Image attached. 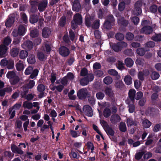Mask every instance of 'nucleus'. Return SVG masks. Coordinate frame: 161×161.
<instances>
[{
	"label": "nucleus",
	"mask_w": 161,
	"mask_h": 161,
	"mask_svg": "<svg viewBox=\"0 0 161 161\" xmlns=\"http://www.w3.org/2000/svg\"><path fill=\"white\" fill-rule=\"evenodd\" d=\"M82 22V17L81 15L79 14H76L74 16L73 20L71 23L72 29H75L78 25H81Z\"/></svg>",
	"instance_id": "nucleus-1"
},
{
	"label": "nucleus",
	"mask_w": 161,
	"mask_h": 161,
	"mask_svg": "<svg viewBox=\"0 0 161 161\" xmlns=\"http://www.w3.org/2000/svg\"><path fill=\"white\" fill-rule=\"evenodd\" d=\"M110 45L113 49L116 52L120 51L122 49L127 47V44L124 42H119L117 44L110 43Z\"/></svg>",
	"instance_id": "nucleus-2"
},
{
	"label": "nucleus",
	"mask_w": 161,
	"mask_h": 161,
	"mask_svg": "<svg viewBox=\"0 0 161 161\" xmlns=\"http://www.w3.org/2000/svg\"><path fill=\"white\" fill-rule=\"evenodd\" d=\"M142 6V2L140 1L136 2L135 4V8L133 14L135 15H138L142 13L141 7Z\"/></svg>",
	"instance_id": "nucleus-3"
},
{
	"label": "nucleus",
	"mask_w": 161,
	"mask_h": 161,
	"mask_svg": "<svg viewBox=\"0 0 161 161\" xmlns=\"http://www.w3.org/2000/svg\"><path fill=\"white\" fill-rule=\"evenodd\" d=\"M84 113L85 115L89 117H91L93 115V112L91 108L88 105L84 106L83 108Z\"/></svg>",
	"instance_id": "nucleus-4"
},
{
	"label": "nucleus",
	"mask_w": 161,
	"mask_h": 161,
	"mask_svg": "<svg viewBox=\"0 0 161 161\" xmlns=\"http://www.w3.org/2000/svg\"><path fill=\"white\" fill-rule=\"evenodd\" d=\"M59 51L60 54L64 57L68 56L69 53V49L64 46L60 47L59 49Z\"/></svg>",
	"instance_id": "nucleus-5"
},
{
	"label": "nucleus",
	"mask_w": 161,
	"mask_h": 161,
	"mask_svg": "<svg viewBox=\"0 0 161 161\" xmlns=\"http://www.w3.org/2000/svg\"><path fill=\"white\" fill-rule=\"evenodd\" d=\"M87 93V90L86 89H82L77 92V96L80 99H82L85 98Z\"/></svg>",
	"instance_id": "nucleus-6"
},
{
	"label": "nucleus",
	"mask_w": 161,
	"mask_h": 161,
	"mask_svg": "<svg viewBox=\"0 0 161 161\" xmlns=\"http://www.w3.org/2000/svg\"><path fill=\"white\" fill-rule=\"evenodd\" d=\"M94 19L93 17H91L88 14L86 15L85 19V24L88 27H90L91 25L92 22Z\"/></svg>",
	"instance_id": "nucleus-7"
},
{
	"label": "nucleus",
	"mask_w": 161,
	"mask_h": 161,
	"mask_svg": "<svg viewBox=\"0 0 161 161\" xmlns=\"http://www.w3.org/2000/svg\"><path fill=\"white\" fill-rule=\"evenodd\" d=\"M140 32L142 33L146 34H149L152 32V29L151 27L149 26H145L142 28Z\"/></svg>",
	"instance_id": "nucleus-8"
},
{
	"label": "nucleus",
	"mask_w": 161,
	"mask_h": 161,
	"mask_svg": "<svg viewBox=\"0 0 161 161\" xmlns=\"http://www.w3.org/2000/svg\"><path fill=\"white\" fill-rule=\"evenodd\" d=\"M33 43L30 41H27L22 45L23 48L26 49L30 50L32 48Z\"/></svg>",
	"instance_id": "nucleus-9"
},
{
	"label": "nucleus",
	"mask_w": 161,
	"mask_h": 161,
	"mask_svg": "<svg viewBox=\"0 0 161 161\" xmlns=\"http://www.w3.org/2000/svg\"><path fill=\"white\" fill-rule=\"evenodd\" d=\"M80 8V4L78 0H75L73 5V10L74 11L78 12Z\"/></svg>",
	"instance_id": "nucleus-10"
},
{
	"label": "nucleus",
	"mask_w": 161,
	"mask_h": 161,
	"mask_svg": "<svg viewBox=\"0 0 161 161\" xmlns=\"http://www.w3.org/2000/svg\"><path fill=\"white\" fill-rule=\"evenodd\" d=\"M47 2L45 0L42 1L39 4L38 9L40 11H44L46 8Z\"/></svg>",
	"instance_id": "nucleus-11"
},
{
	"label": "nucleus",
	"mask_w": 161,
	"mask_h": 161,
	"mask_svg": "<svg viewBox=\"0 0 161 161\" xmlns=\"http://www.w3.org/2000/svg\"><path fill=\"white\" fill-rule=\"evenodd\" d=\"M125 102L126 104H128L129 111L130 113H133L135 110V106L133 103L131 101H130L129 99H127L126 100Z\"/></svg>",
	"instance_id": "nucleus-12"
},
{
	"label": "nucleus",
	"mask_w": 161,
	"mask_h": 161,
	"mask_svg": "<svg viewBox=\"0 0 161 161\" xmlns=\"http://www.w3.org/2000/svg\"><path fill=\"white\" fill-rule=\"evenodd\" d=\"M136 93V91L134 89H130L129 92V96L130 98L129 99L130 101H131L132 103L133 102V101L135 98V94Z\"/></svg>",
	"instance_id": "nucleus-13"
},
{
	"label": "nucleus",
	"mask_w": 161,
	"mask_h": 161,
	"mask_svg": "<svg viewBox=\"0 0 161 161\" xmlns=\"http://www.w3.org/2000/svg\"><path fill=\"white\" fill-rule=\"evenodd\" d=\"M120 119L119 116L116 114L112 115L111 117V121L112 123H115L119 122Z\"/></svg>",
	"instance_id": "nucleus-14"
},
{
	"label": "nucleus",
	"mask_w": 161,
	"mask_h": 161,
	"mask_svg": "<svg viewBox=\"0 0 161 161\" xmlns=\"http://www.w3.org/2000/svg\"><path fill=\"white\" fill-rule=\"evenodd\" d=\"M15 67L16 69L18 71H21L23 70L24 68L23 62L21 60L19 61L16 63L15 65Z\"/></svg>",
	"instance_id": "nucleus-15"
},
{
	"label": "nucleus",
	"mask_w": 161,
	"mask_h": 161,
	"mask_svg": "<svg viewBox=\"0 0 161 161\" xmlns=\"http://www.w3.org/2000/svg\"><path fill=\"white\" fill-rule=\"evenodd\" d=\"M11 150L14 153H17L20 154L23 153V152L20 148L14 145H12Z\"/></svg>",
	"instance_id": "nucleus-16"
},
{
	"label": "nucleus",
	"mask_w": 161,
	"mask_h": 161,
	"mask_svg": "<svg viewBox=\"0 0 161 161\" xmlns=\"http://www.w3.org/2000/svg\"><path fill=\"white\" fill-rule=\"evenodd\" d=\"M51 33L50 30L48 28H45L43 29L42 35L43 37L47 38Z\"/></svg>",
	"instance_id": "nucleus-17"
},
{
	"label": "nucleus",
	"mask_w": 161,
	"mask_h": 161,
	"mask_svg": "<svg viewBox=\"0 0 161 161\" xmlns=\"http://www.w3.org/2000/svg\"><path fill=\"white\" fill-rule=\"evenodd\" d=\"M124 81L125 84L128 85H130L132 82V78L129 75H127L125 76Z\"/></svg>",
	"instance_id": "nucleus-18"
},
{
	"label": "nucleus",
	"mask_w": 161,
	"mask_h": 161,
	"mask_svg": "<svg viewBox=\"0 0 161 161\" xmlns=\"http://www.w3.org/2000/svg\"><path fill=\"white\" fill-rule=\"evenodd\" d=\"M7 47L5 45H1L0 46V55L3 56L6 53Z\"/></svg>",
	"instance_id": "nucleus-19"
},
{
	"label": "nucleus",
	"mask_w": 161,
	"mask_h": 161,
	"mask_svg": "<svg viewBox=\"0 0 161 161\" xmlns=\"http://www.w3.org/2000/svg\"><path fill=\"white\" fill-rule=\"evenodd\" d=\"M26 29L25 27L20 25L19 27L18 30V33L19 36H23L25 34Z\"/></svg>",
	"instance_id": "nucleus-20"
},
{
	"label": "nucleus",
	"mask_w": 161,
	"mask_h": 161,
	"mask_svg": "<svg viewBox=\"0 0 161 161\" xmlns=\"http://www.w3.org/2000/svg\"><path fill=\"white\" fill-rule=\"evenodd\" d=\"M23 107L25 108L30 109L33 107V103L27 101H25L23 103Z\"/></svg>",
	"instance_id": "nucleus-21"
},
{
	"label": "nucleus",
	"mask_w": 161,
	"mask_h": 161,
	"mask_svg": "<svg viewBox=\"0 0 161 161\" xmlns=\"http://www.w3.org/2000/svg\"><path fill=\"white\" fill-rule=\"evenodd\" d=\"M126 123L128 126L132 125L136 126L137 125V122L136 121H134L130 118H129L127 119Z\"/></svg>",
	"instance_id": "nucleus-22"
},
{
	"label": "nucleus",
	"mask_w": 161,
	"mask_h": 161,
	"mask_svg": "<svg viewBox=\"0 0 161 161\" xmlns=\"http://www.w3.org/2000/svg\"><path fill=\"white\" fill-rule=\"evenodd\" d=\"M57 78L55 73L52 72L48 77V79L51 81L52 84H53Z\"/></svg>",
	"instance_id": "nucleus-23"
},
{
	"label": "nucleus",
	"mask_w": 161,
	"mask_h": 161,
	"mask_svg": "<svg viewBox=\"0 0 161 161\" xmlns=\"http://www.w3.org/2000/svg\"><path fill=\"white\" fill-rule=\"evenodd\" d=\"M27 61L29 63L31 64L35 63L36 62V59L34 55H30L27 58Z\"/></svg>",
	"instance_id": "nucleus-24"
},
{
	"label": "nucleus",
	"mask_w": 161,
	"mask_h": 161,
	"mask_svg": "<svg viewBox=\"0 0 161 161\" xmlns=\"http://www.w3.org/2000/svg\"><path fill=\"white\" fill-rule=\"evenodd\" d=\"M46 112L47 113L50 114V115L52 118H55L57 116V113L56 111L54 109H49L46 110Z\"/></svg>",
	"instance_id": "nucleus-25"
},
{
	"label": "nucleus",
	"mask_w": 161,
	"mask_h": 161,
	"mask_svg": "<svg viewBox=\"0 0 161 161\" xmlns=\"http://www.w3.org/2000/svg\"><path fill=\"white\" fill-rule=\"evenodd\" d=\"M125 63L126 66L129 67H131L134 64L133 61L130 58H126L125 60Z\"/></svg>",
	"instance_id": "nucleus-26"
},
{
	"label": "nucleus",
	"mask_w": 161,
	"mask_h": 161,
	"mask_svg": "<svg viewBox=\"0 0 161 161\" xmlns=\"http://www.w3.org/2000/svg\"><path fill=\"white\" fill-rule=\"evenodd\" d=\"M108 72L109 74L110 75L117 76L118 79H119L120 78V76L118 75V72L115 69H109L108 70Z\"/></svg>",
	"instance_id": "nucleus-27"
},
{
	"label": "nucleus",
	"mask_w": 161,
	"mask_h": 161,
	"mask_svg": "<svg viewBox=\"0 0 161 161\" xmlns=\"http://www.w3.org/2000/svg\"><path fill=\"white\" fill-rule=\"evenodd\" d=\"M142 125L144 127L147 128L151 125V123L147 119H145L142 122Z\"/></svg>",
	"instance_id": "nucleus-28"
},
{
	"label": "nucleus",
	"mask_w": 161,
	"mask_h": 161,
	"mask_svg": "<svg viewBox=\"0 0 161 161\" xmlns=\"http://www.w3.org/2000/svg\"><path fill=\"white\" fill-rule=\"evenodd\" d=\"M14 22V19L13 18H9L6 22L5 25L7 27H10L13 25Z\"/></svg>",
	"instance_id": "nucleus-29"
},
{
	"label": "nucleus",
	"mask_w": 161,
	"mask_h": 161,
	"mask_svg": "<svg viewBox=\"0 0 161 161\" xmlns=\"http://www.w3.org/2000/svg\"><path fill=\"white\" fill-rule=\"evenodd\" d=\"M28 55V53L27 51L25 50H22L19 53L20 58L23 59L26 58Z\"/></svg>",
	"instance_id": "nucleus-30"
},
{
	"label": "nucleus",
	"mask_w": 161,
	"mask_h": 161,
	"mask_svg": "<svg viewBox=\"0 0 161 161\" xmlns=\"http://www.w3.org/2000/svg\"><path fill=\"white\" fill-rule=\"evenodd\" d=\"M159 74L157 72L153 71L151 74V77L153 80H156L159 77Z\"/></svg>",
	"instance_id": "nucleus-31"
},
{
	"label": "nucleus",
	"mask_w": 161,
	"mask_h": 161,
	"mask_svg": "<svg viewBox=\"0 0 161 161\" xmlns=\"http://www.w3.org/2000/svg\"><path fill=\"white\" fill-rule=\"evenodd\" d=\"M103 81L105 84L108 85L111 84L113 82L112 78L110 76L105 77L103 79Z\"/></svg>",
	"instance_id": "nucleus-32"
},
{
	"label": "nucleus",
	"mask_w": 161,
	"mask_h": 161,
	"mask_svg": "<svg viewBox=\"0 0 161 161\" xmlns=\"http://www.w3.org/2000/svg\"><path fill=\"white\" fill-rule=\"evenodd\" d=\"M118 22L119 24L123 25L124 26H126L128 24V21L125 20L123 18L119 19Z\"/></svg>",
	"instance_id": "nucleus-33"
},
{
	"label": "nucleus",
	"mask_w": 161,
	"mask_h": 161,
	"mask_svg": "<svg viewBox=\"0 0 161 161\" xmlns=\"http://www.w3.org/2000/svg\"><path fill=\"white\" fill-rule=\"evenodd\" d=\"M19 49L17 48L12 49L10 52L11 55L13 57H15L18 54Z\"/></svg>",
	"instance_id": "nucleus-34"
},
{
	"label": "nucleus",
	"mask_w": 161,
	"mask_h": 161,
	"mask_svg": "<svg viewBox=\"0 0 161 161\" xmlns=\"http://www.w3.org/2000/svg\"><path fill=\"white\" fill-rule=\"evenodd\" d=\"M6 76L7 78L9 79L10 80L13 79L16 75L14 72L13 71H10L8 72Z\"/></svg>",
	"instance_id": "nucleus-35"
},
{
	"label": "nucleus",
	"mask_w": 161,
	"mask_h": 161,
	"mask_svg": "<svg viewBox=\"0 0 161 161\" xmlns=\"http://www.w3.org/2000/svg\"><path fill=\"white\" fill-rule=\"evenodd\" d=\"M120 130L122 132H125L126 130V127L125 124L124 122H121L119 126Z\"/></svg>",
	"instance_id": "nucleus-36"
},
{
	"label": "nucleus",
	"mask_w": 161,
	"mask_h": 161,
	"mask_svg": "<svg viewBox=\"0 0 161 161\" xmlns=\"http://www.w3.org/2000/svg\"><path fill=\"white\" fill-rule=\"evenodd\" d=\"M38 17L37 15L31 16L30 21L31 23L33 24L36 22L38 21Z\"/></svg>",
	"instance_id": "nucleus-37"
},
{
	"label": "nucleus",
	"mask_w": 161,
	"mask_h": 161,
	"mask_svg": "<svg viewBox=\"0 0 161 161\" xmlns=\"http://www.w3.org/2000/svg\"><path fill=\"white\" fill-rule=\"evenodd\" d=\"M70 133L71 136L74 138L79 136L80 134V133L79 131H76L73 130H70Z\"/></svg>",
	"instance_id": "nucleus-38"
},
{
	"label": "nucleus",
	"mask_w": 161,
	"mask_h": 161,
	"mask_svg": "<svg viewBox=\"0 0 161 161\" xmlns=\"http://www.w3.org/2000/svg\"><path fill=\"white\" fill-rule=\"evenodd\" d=\"M19 80V78L18 76H16L13 79H10V82L12 85H14L17 83Z\"/></svg>",
	"instance_id": "nucleus-39"
},
{
	"label": "nucleus",
	"mask_w": 161,
	"mask_h": 161,
	"mask_svg": "<svg viewBox=\"0 0 161 161\" xmlns=\"http://www.w3.org/2000/svg\"><path fill=\"white\" fill-rule=\"evenodd\" d=\"M31 36L32 37H35L38 36V31L37 29L32 30L30 33Z\"/></svg>",
	"instance_id": "nucleus-40"
},
{
	"label": "nucleus",
	"mask_w": 161,
	"mask_h": 161,
	"mask_svg": "<svg viewBox=\"0 0 161 161\" xmlns=\"http://www.w3.org/2000/svg\"><path fill=\"white\" fill-rule=\"evenodd\" d=\"M111 111L108 108H105L103 111V115L105 117L107 118L111 114Z\"/></svg>",
	"instance_id": "nucleus-41"
},
{
	"label": "nucleus",
	"mask_w": 161,
	"mask_h": 161,
	"mask_svg": "<svg viewBox=\"0 0 161 161\" xmlns=\"http://www.w3.org/2000/svg\"><path fill=\"white\" fill-rule=\"evenodd\" d=\"M38 70L37 69H35L33 70L32 74L30 76V77L31 79H34L38 75Z\"/></svg>",
	"instance_id": "nucleus-42"
},
{
	"label": "nucleus",
	"mask_w": 161,
	"mask_h": 161,
	"mask_svg": "<svg viewBox=\"0 0 161 161\" xmlns=\"http://www.w3.org/2000/svg\"><path fill=\"white\" fill-rule=\"evenodd\" d=\"M42 48L44 51H46L47 53L49 52L51 50V47L50 45L47 43L44 44L42 46Z\"/></svg>",
	"instance_id": "nucleus-43"
},
{
	"label": "nucleus",
	"mask_w": 161,
	"mask_h": 161,
	"mask_svg": "<svg viewBox=\"0 0 161 161\" xmlns=\"http://www.w3.org/2000/svg\"><path fill=\"white\" fill-rule=\"evenodd\" d=\"M80 83L81 85L84 86L87 85L88 84L89 82L87 80V78L85 77L81 80Z\"/></svg>",
	"instance_id": "nucleus-44"
},
{
	"label": "nucleus",
	"mask_w": 161,
	"mask_h": 161,
	"mask_svg": "<svg viewBox=\"0 0 161 161\" xmlns=\"http://www.w3.org/2000/svg\"><path fill=\"white\" fill-rule=\"evenodd\" d=\"M112 23L108 22V21H106L104 23L103 27L107 30H109L111 28Z\"/></svg>",
	"instance_id": "nucleus-45"
},
{
	"label": "nucleus",
	"mask_w": 161,
	"mask_h": 161,
	"mask_svg": "<svg viewBox=\"0 0 161 161\" xmlns=\"http://www.w3.org/2000/svg\"><path fill=\"white\" fill-rule=\"evenodd\" d=\"M152 39L155 41H161V34H156L152 37Z\"/></svg>",
	"instance_id": "nucleus-46"
},
{
	"label": "nucleus",
	"mask_w": 161,
	"mask_h": 161,
	"mask_svg": "<svg viewBox=\"0 0 161 161\" xmlns=\"http://www.w3.org/2000/svg\"><path fill=\"white\" fill-rule=\"evenodd\" d=\"M14 67V61L12 60H9L7 65V67L9 69H13Z\"/></svg>",
	"instance_id": "nucleus-47"
},
{
	"label": "nucleus",
	"mask_w": 161,
	"mask_h": 161,
	"mask_svg": "<svg viewBox=\"0 0 161 161\" xmlns=\"http://www.w3.org/2000/svg\"><path fill=\"white\" fill-rule=\"evenodd\" d=\"M38 59L41 61H43L46 59V57L44 55L43 53L40 52L38 54Z\"/></svg>",
	"instance_id": "nucleus-48"
},
{
	"label": "nucleus",
	"mask_w": 161,
	"mask_h": 161,
	"mask_svg": "<svg viewBox=\"0 0 161 161\" xmlns=\"http://www.w3.org/2000/svg\"><path fill=\"white\" fill-rule=\"evenodd\" d=\"M115 37L116 39L119 41L123 40L124 38V35L120 33H117L115 35Z\"/></svg>",
	"instance_id": "nucleus-49"
},
{
	"label": "nucleus",
	"mask_w": 161,
	"mask_h": 161,
	"mask_svg": "<svg viewBox=\"0 0 161 161\" xmlns=\"http://www.w3.org/2000/svg\"><path fill=\"white\" fill-rule=\"evenodd\" d=\"M86 145L88 150H91V152L92 153H93V151L94 149V146L92 143L88 142L87 143Z\"/></svg>",
	"instance_id": "nucleus-50"
},
{
	"label": "nucleus",
	"mask_w": 161,
	"mask_h": 161,
	"mask_svg": "<svg viewBox=\"0 0 161 161\" xmlns=\"http://www.w3.org/2000/svg\"><path fill=\"white\" fill-rule=\"evenodd\" d=\"M105 92L106 94L110 97L112 96L113 94V92L111 89L108 88H107L105 89Z\"/></svg>",
	"instance_id": "nucleus-51"
},
{
	"label": "nucleus",
	"mask_w": 161,
	"mask_h": 161,
	"mask_svg": "<svg viewBox=\"0 0 161 161\" xmlns=\"http://www.w3.org/2000/svg\"><path fill=\"white\" fill-rule=\"evenodd\" d=\"M33 70V69L32 67L31 66H29L27 68L25 71V74L27 75H30L32 72Z\"/></svg>",
	"instance_id": "nucleus-52"
},
{
	"label": "nucleus",
	"mask_w": 161,
	"mask_h": 161,
	"mask_svg": "<svg viewBox=\"0 0 161 161\" xmlns=\"http://www.w3.org/2000/svg\"><path fill=\"white\" fill-rule=\"evenodd\" d=\"M11 42V40L10 39L9 37H7L5 38L4 40L3 43L4 45L7 46L10 44Z\"/></svg>",
	"instance_id": "nucleus-53"
},
{
	"label": "nucleus",
	"mask_w": 161,
	"mask_h": 161,
	"mask_svg": "<svg viewBox=\"0 0 161 161\" xmlns=\"http://www.w3.org/2000/svg\"><path fill=\"white\" fill-rule=\"evenodd\" d=\"M137 53L140 56H142L144 55L145 51L144 49L142 48H139L137 49Z\"/></svg>",
	"instance_id": "nucleus-54"
},
{
	"label": "nucleus",
	"mask_w": 161,
	"mask_h": 161,
	"mask_svg": "<svg viewBox=\"0 0 161 161\" xmlns=\"http://www.w3.org/2000/svg\"><path fill=\"white\" fill-rule=\"evenodd\" d=\"M37 89L38 91L42 92H43L45 89L44 86L42 84H40L37 87Z\"/></svg>",
	"instance_id": "nucleus-55"
},
{
	"label": "nucleus",
	"mask_w": 161,
	"mask_h": 161,
	"mask_svg": "<svg viewBox=\"0 0 161 161\" xmlns=\"http://www.w3.org/2000/svg\"><path fill=\"white\" fill-rule=\"evenodd\" d=\"M66 23V17L65 16L61 18L59 24L60 26H64Z\"/></svg>",
	"instance_id": "nucleus-56"
},
{
	"label": "nucleus",
	"mask_w": 161,
	"mask_h": 161,
	"mask_svg": "<svg viewBox=\"0 0 161 161\" xmlns=\"http://www.w3.org/2000/svg\"><path fill=\"white\" fill-rule=\"evenodd\" d=\"M104 93L101 92H99L96 94V97L98 99H102L104 97Z\"/></svg>",
	"instance_id": "nucleus-57"
},
{
	"label": "nucleus",
	"mask_w": 161,
	"mask_h": 161,
	"mask_svg": "<svg viewBox=\"0 0 161 161\" xmlns=\"http://www.w3.org/2000/svg\"><path fill=\"white\" fill-rule=\"evenodd\" d=\"M131 20L135 25H137L139 22V19L136 16H135L131 18Z\"/></svg>",
	"instance_id": "nucleus-58"
},
{
	"label": "nucleus",
	"mask_w": 161,
	"mask_h": 161,
	"mask_svg": "<svg viewBox=\"0 0 161 161\" xmlns=\"http://www.w3.org/2000/svg\"><path fill=\"white\" fill-rule=\"evenodd\" d=\"M134 83L135 87L136 89L139 88L141 86V83L139 80H135L134 82Z\"/></svg>",
	"instance_id": "nucleus-59"
},
{
	"label": "nucleus",
	"mask_w": 161,
	"mask_h": 161,
	"mask_svg": "<svg viewBox=\"0 0 161 161\" xmlns=\"http://www.w3.org/2000/svg\"><path fill=\"white\" fill-rule=\"evenodd\" d=\"M99 26V21L98 20H96L93 24L92 25V27L94 29H97Z\"/></svg>",
	"instance_id": "nucleus-60"
},
{
	"label": "nucleus",
	"mask_w": 161,
	"mask_h": 161,
	"mask_svg": "<svg viewBox=\"0 0 161 161\" xmlns=\"http://www.w3.org/2000/svg\"><path fill=\"white\" fill-rule=\"evenodd\" d=\"M125 4L124 2H121L119 3L118 6V8L120 11H123L125 8Z\"/></svg>",
	"instance_id": "nucleus-61"
},
{
	"label": "nucleus",
	"mask_w": 161,
	"mask_h": 161,
	"mask_svg": "<svg viewBox=\"0 0 161 161\" xmlns=\"http://www.w3.org/2000/svg\"><path fill=\"white\" fill-rule=\"evenodd\" d=\"M126 37L127 39L129 40H131L133 39L134 35L132 33L129 32L126 34Z\"/></svg>",
	"instance_id": "nucleus-62"
},
{
	"label": "nucleus",
	"mask_w": 161,
	"mask_h": 161,
	"mask_svg": "<svg viewBox=\"0 0 161 161\" xmlns=\"http://www.w3.org/2000/svg\"><path fill=\"white\" fill-rule=\"evenodd\" d=\"M86 77L87 78V80L88 82L92 81L94 78L93 75L92 74H88Z\"/></svg>",
	"instance_id": "nucleus-63"
},
{
	"label": "nucleus",
	"mask_w": 161,
	"mask_h": 161,
	"mask_svg": "<svg viewBox=\"0 0 161 161\" xmlns=\"http://www.w3.org/2000/svg\"><path fill=\"white\" fill-rule=\"evenodd\" d=\"M155 46V43L152 41L149 42L145 44V46L148 47H153Z\"/></svg>",
	"instance_id": "nucleus-64"
}]
</instances>
